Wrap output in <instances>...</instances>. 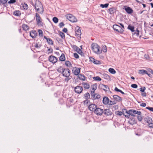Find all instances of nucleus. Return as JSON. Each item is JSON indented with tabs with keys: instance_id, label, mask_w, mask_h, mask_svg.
<instances>
[{
	"instance_id": "nucleus-1",
	"label": "nucleus",
	"mask_w": 153,
	"mask_h": 153,
	"mask_svg": "<svg viewBox=\"0 0 153 153\" xmlns=\"http://www.w3.org/2000/svg\"><path fill=\"white\" fill-rule=\"evenodd\" d=\"M35 7L36 10L39 13L42 14L43 13L44 11L43 7L41 3L39 1L36 0Z\"/></svg>"
},
{
	"instance_id": "nucleus-2",
	"label": "nucleus",
	"mask_w": 153,
	"mask_h": 153,
	"mask_svg": "<svg viewBox=\"0 0 153 153\" xmlns=\"http://www.w3.org/2000/svg\"><path fill=\"white\" fill-rule=\"evenodd\" d=\"M91 49L94 52L98 54H100L102 53L100 50V47L96 43H93L91 45Z\"/></svg>"
},
{
	"instance_id": "nucleus-3",
	"label": "nucleus",
	"mask_w": 153,
	"mask_h": 153,
	"mask_svg": "<svg viewBox=\"0 0 153 153\" xmlns=\"http://www.w3.org/2000/svg\"><path fill=\"white\" fill-rule=\"evenodd\" d=\"M66 18L72 22H76L77 19L74 16L71 14H68L66 15Z\"/></svg>"
},
{
	"instance_id": "nucleus-4",
	"label": "nucleus",
	"mask_w": 153,
	"mask_h": 153,
	"mask_svg": "<svg viewBox=\"0 0 153 153\" xmlns=\"http://www.w3.org/2000/svg\"><path fill=\"white\" fill-rule=\"evenodd\" d=\"M113 28L114 30L120 33H122L124 31L123 28L117 25H113Z\"/></svg>"
},
{
	"instance_id": "nucleus-5",
	"label": "nucleus",
	"mask_w": 153,
	"mask_h": 153,
	"mask_svg": "<svg viewBox=\"0 0 153 153\" xmlns=\"http://www.w3.org/2000/svg\"><path fill=\"white\" fill-rule=\"evenodd\" d=\"M129 115H130L132 116H135V114H137L138 115H140L141 112L140 111H137L135 110L131 109L129 110Z\"/></svg>"
},
{
	"instance_id": "nucleus-6",
	"label": "nucleus",
	"mask_w": 153,
	"mask_h": 153,
	"mask_svg": "<svg viewBox=\"0 0 153 153\" xmlns=\"http://www.w3.org/2000/svg\"><path fill=\"white\" fill-rule=\"evenodd\" d=\"M62 75L65 77H68L70 76V70L68 68H64L62 73Z\"/></svg>"
},
{
	"instance_id": "nucleus-7",
	"label": "nucleus",
	"mask_w": 153,
	"mask_h": 153,
	"mask_svg": "<svg viewBox=\"0 0 153 153\" xmlns=\"http://www.w3.org/2000/svg\"><path fill=\"white\" fill-rule=\"evenodd\" d=\"M35 17L37 24L39 25H41L42 24V22L41 20V18L39 15L38 13H36Z\"/></svg>"
},
{
	"instance_id": "nucleus-8",
	"label": "nucleus",
	"mask_w": 153,
	"mask_h": 153,
	"mask_svg": "<svg viewBox=\"0 0 153 153\" xmlns=\"http://www.w3.org/2000/svg\"><path fill=\"white\" fill-rule=\"evenodd\" d=\"M48 60L50 62L54 64L57 62V59L55 56L51 55L49 57Z\"/></svg>"
},
{
	"instance_id": "nucleus-9",
	"label": "nucleus",
	"mask_w": 153,
	"mask_h": 153,
	"mask_svg": "<svg viewBox=\"0 0 153 153\" xmlns=\"http://www.w3.org/2000/svg\"><path fill=\"white\" fill-rule=\"evenodd\" d=\"M103 112L104 111L103 109L97 108L94 113L98 115H101L103 113Z\"/></svg>"
},
{
	"instance_id": "nucleus-10",
	"label": "nucleus",
	"mask_w": 153,
	"mask_h": 153,
	"mask_svg": "<svg viewBox=\"0 0 153 153\" xmlns=\"http://www.w3.org/2000/svg\"><path fill=\"white\" fill-rule=\"evenodd\" d=\"M75 33L76 36L79 37L81 35V32L79 27L77 26L75 28Z\"/></svg>"
},
{
	"instance_id": "nucleus-11",
	"label": "nucleus",
	"mask_w": 153,
	"mask_h": 153,
	"mask_svg": "<svg viewBox=\"0 0 153 153\" xmlns=\"http://www.w3.org/2000/svg\"><path fill=\"white\" fill-rule=\"evenodd\" d=\"M72 48L75 51H76L79 54L82 55V50L77 46H76L75 45H74L72 46Z\"/></svg>"
},
{
	"instance_id": "nucleus-12",
	"label": "nucleus",
	"mask_w": 153,
	"mask_h": 153,
	"mask_svg": "<svg viewBox=\"0 0 153 153\" xmlns=\"http://www.w3.org/2000/svg\"><path fill=\"white\" fill-rule=\"evenodd\" d=\"M91 95L92 96V98L93 100H94L96 99H99L100 97V96L97 94H93L92 91H91Z\"/></svg>"
},
{
	"instance_id": "nucleus-13",
	"label": "nucleus",
	"mask_w": 153,
	"mask_h": 153,
	"mask_svg": "<svg viewBox=\"0 0 153 153\" xmlns=\"http://www.w3.org/2000/svg\"><path fill=\"white\" fill-rule=\"evenodd\" d=\"M90 96L89 93L88 92L84 94V98L86 100L84 101V102L85 103H86L87 104L88 103L89 101L88 100L89 99Z\"/></svg>"
},
{
	"instance_id": "nucleus-14",
	"label": "nucleus",
	"mask_w": 153,
	"mask_h": 153,
	"mask_svg": "<svg viewBox=\"0 0 153 153\" xmlns=\"http://www.w3.org/2000/svg\"><path fill=\"white\" fill-rule=\"evenodd\" d=\"M83 90L81 86H77L75 88V91L76 93L78 94H80L82 91Z\"/></svg>"
},
{
	"instance_id": "nucleus-15",
	"label": "nucleus",
	"mask_w": 153,
	"mask_h": 153,
	"mask_svg": "<svg viewBox=\"0 0 153 153\" xmlns=\"http://www.w3.org/2000/svg\"><path fill=\"white\" fill-rule=\"evenodd\" d=\"M97 108V106L94 104H91L88 106V109L90 111H94V112Z\"/></svg>"
},
{
	"instance_id": "nucleus-16",
	"label": "nucleus",
	"mask_w": 153,
	"mask_h": 153,
	"mask_svg": "<svg viewBox=\"0 0 153 153\" xmlns=\"http://www.w3.org/2000/svg\"><path fill=\"white\" fill-rule=\"evenodd\" d=\"M103 111V113L106 115L110 116L112 114V112L109 109H105Z\"/></svg>"
},
{
	"instance_id": "nucleus-17",
	"label": "nucleus",
	"mask_w": 153,
	"mask_h": 153,
	"mask_svg": "<svg viewBox=\"0 0 153 153\" xmlns=\"http://www.w3.org/2000/svg\"><path fill=\"white\" fill-rule=\"evenodd\" d=\"M125 10L128 14H131L133 12V10L130 7L127 6H124Z\"/></svg>"
},
{
	"instance_id": "nucleus-18",
	"label": "nucleus",
	"mask_w": 153,
	"mask_h": 153,
	"mask_svg": "<svg viewBox=\"0 0 153 153\" xmlns=\"http://www.w3.org/2000/svg\"><path fill=\"white\" fill-rule=\"evenodd\" d=\"M37 34V33L35 30H32L30 32V36L33 39L36 37Z\"/></svg>"
},
{
	"instance_id": "nucleus-19",
	"label": "nucleus",
	"mask_w": 153,
	"mask_h": 153,
	"mask_svg": "<svg viewBox=\"0 0 153 153\" xmlns=\"http://www.w3.org/2000/svg\"><path fill=\"white\" fill-rule=\"evenodd\" d=\"M114 100L116 102H120L122 100V98L120 97L117 95H114L113 96Z\"/></svg>"
},
{
	"instance_id": "nucleus-20",
	"label": "nucleus",
	"mask_w": 153,
	"mask_h": 153,
	"mask_svg": "<svg viewBox=\"0 0 153 153\" xmlns=\"http://www.w3.org/2000/svg\"><path fill=\"white\" fill-rule=\"evenodd\" d=\"M115 12L116 9L113 7L109 8L108 10V12L111 15L114 14Z\"/></svg>"
},
{
	"instance_id": "nucleus-21",
	"label": "nucleus",
	"mask_w": 153,
	"mask_h": 153,
	"mask_svg": "<svg viewBox=\"0 0 153 153\" xmlns=\"http://www.w3.org/2000/svg\"><path fill=\"white\" fill-rule=\"evenodd\" d=\"M101 86L102 88L105 91H108L109 90V88L106 85L102 84L101 85Z\"/></svg>"
},
{
	"instance_id": "nucleus-22",
	"label": "nucleus",
	"mask_w": 153,
	"mask_h": 153,
	"mask_svg": "<svg viewBox=\"0 0 153 153\" xmlns=\"http://www.w3.org/2000/svg\"><path fill=\"white\" fill-rule=\"evenodd\" d=\"M102 102L103 103L105 104H107L109 103V99L106 97H104Z\"/></svg>"
},
{
	"instance_id": "nucleus-23",
	"label": "nucleus",
	"mask_w": 153,
	"mask_h": 153,
	"mask_svg": "<svg viewBox=\"0 0 153 153\" xmlns=\"http://www.w3.org/2000/svg\"><path fill=\"white\" fill-rule=\"evenodd\" d=\"M89 59L90 61H91V62H92L94 63V64H99V61L95 59L94 58H93V57H90Z\"/></svg>"
},
{
	"instance_id": "nucleus-24",
	"label": "nucleus",
	"mask_w": 153,
	"mask_h": 153,
	"mask_svg": "<svg viewBox=\"0 0 153 153\" xmlns=\"http://www.w3.org/2000/svg\"><path fill=\"white\" fill-rule=\"evenodd\" d=\"M80 68H78L76 69L74 72V74L76 75H78L80 72Z\"/></svg>"
},
{
	"instance_id": "nucleus-25",
	"label": "nucleus",
	"mask_w": 153,
	"mask_h": 153,
	"mask_svg": "<svg viewBox=\"0 0 153 153\" xmlns=\"http://www.w3.org/2000/svg\"><path fill=\"white\" fill-rule=\"evenodd\" d=\"M44 37L45 39H46L47 42L49 44L51 45H53V42L51 39L48 38L45 36H44Z\"/></svg>"
},
{
	"instance_id": "nucleus-26",
	"label": "nucleus",
	"mask_w": 153,
	"mask_h": 153,
	"mask_svg": "<svg viewBox=\"0 0 153 153\" xmlns=\"http://www.w3.org/2000/svg\"><path fill=\"white\" fill-rule=\"evenodd\" d=\"M78 77L80 79L83 81H85V77L83 74H79L78 75Z\"/></svg>"
},
{
	"instance_id": "nucleus-27",
	"label": "nucleus",
	"mask_w": 153,
	"mask_h": 153,
	"mask_svg": "<svg viewBox=\"0 0 153 153\" xmlns=\"http://www.w3.org/2000/svg\"><path fill=\"white\" fill-rule=\"evenodd\" d=\"M84 88L85 89H88L90 88V85L89 84L86 82H83L82 83Z\"/></svg>"
},
{
	"instance_id": "nucleus-28",
	"label": "nucleus",
	"mask_w": 153,
	"mask_h": 153,
	"mask_svg": "<svg viewBox=\"0 0 153 153\" xmlns=\"http://www.w3.org/2000/svg\"><path fill=\"white\" fill-rule=\"evenodd\" d=\"M131 125H133L136 123L135 119L134 118H132L131 119L130 121L128 122Z\"/></svg>"
},
{
	"instance_id": "nucleus-29",
	"label": "nucleus",
	"mask_w": 153,
	"mask_h": 153,
	"mask_svg": "<svg viewBox=\"0 0 153 153\" xmlns=\"http://www.w3.org/2000/svg\"><path fill=\"white\" fill-rule=\"evenodd\" d=\"M13 15L16 16H19L21 15V13L19 10H16L14 12Z\"/></svg>"
},
{
	"instance_id": "nucleus-30",
	"label": "nucleus",
	"mask_w": 153,
	"mask_h": 153,
	"mask_svg": "<svg viewBox=\"0 0 153 153\" xmlns=\"http://www.w3.org/2000/svg\"><path fill=\"white\" fill-rule=\"evenodd\" d=\"M65 58L64 54L63 53H62L59 57V60L62 61H65Z\"/></svg>"
},
{
	"instance_id": "nucleus-31",
	"label": "nucleus",
	"mask_w": 153,
	"mask_h": 153,
	"mask_svg": "<svg viewBox=\"0 0 153 153\" xmlns=\"http://www.w3.org/2000/svg\"><path fill=\"white\" fill-rule=\"evenodd\" d=\"M139 74H147V71L145 70H141L139 71Z\"/></svg>"
},
{
	"instance_id": "nucleus-32",
	"label": "nucleus",
	"mask_w": 153,
	"mask_h": 153,
	"mask_svg": "<svg viewBox=\"0 0 153 153\" xmlns=\"http://www.w3.org/2000/svg\"><path fill=\"white\" fill-rule=\"evenodd\" d=\"M146 122L148 124L152 122V119L150 117H149L146 118Z\"/></svg>"
},
{
	"instance_id": "nucleus-33",
	"label": "nucleus",
	"mask_w": 153,
	"mask_h": 153,
	"mask_svg": "<svg viewBox=\"0 0 153 153\" xmlns=\"http://www.w3.org/2000/svg\"><path fill=\"white\" fill-rule=\"evenodd\" d=\"M92 88L93 91H92V93L94 94V91L97 89V85L96 84H94L92 86Z\"/></svg>"
},
{
	"instance_id": "nucleus-34",
	"label": "nucleus",
	"mask_w": 153,
	"mask_h": 153,
	"mask_svg": "<svg viewBox=\"0 0 153 153\" xmlns=\"http://www.w3.org/2000/svg\"><path fill=\"white\" fill-rule=\"evenodd\" d=\"M104 78L108 80H110L111 78L110 76L107 74H105L104 75Z\"/></svg>"
},
{
	"instance_id": "nucleus-35",
	"label": "nucleus",
	"mask_w": 153,
	"mask_h": 153,
	"mask_svg": "<svg viewBox=\"0 0 153 153\" xmlns=\"http://www.w3.org/2000/svg\"><path fill=\"white\" fill-rule=\"evenodd\" d=\"M23 29L25 30H27L29 29L28 26L26 24H24L22 25Z\"/></svg>"
},
{
	"instance_id": "nucleus-36",
	"label": "nucleus",
	"mask_w": 153,
	"mask_h": 153,
	"mask_svg": "<svg viewBox=\"0 0 153 153\" xmlns=\"http://www.w3.org/2000/svg\"><path fill=\"white\" fill-rule=\"evenodd\" d=\"M109 71L111 74H114L116 73V71L113 68H110L109 69Z\"/></svg>"
},
{
	"instance_id": "nucleus-37",
	"label": "nucleus",
	"mask_w": 153,
	"mask_h": 153,
	"mask_svg": "<svg viewBox=\"0 0 153 153\" xmlns=\"http://www.w3.org/2000/svg\"><path fill=\"white\" fill-rule=\"evenodd\" d=\"M64 69V68H63L62 66H60L57 68V71L59 73H61L62 74V71Z\"/></svg>"
},
{
	"instance_id": "nucleus-38",
	"label": "nucleus",
	"mask_w": 153,
	"mask_h": 153,
	"mask_svg": "<svg viewBox=\"0 0 153 153\" xmlns=\"http://www.w3.org/2000/svg\"><path fill=\"white\" fill-rule=\"evenodd\" d=\"M93 79L97 81H100L101 80V78L99 76L94 77H93Z\"/></svg>"
},
{
	"instance_id": "nucleus-39",
	"label": "nucleus",
	"mask_w": 153,
	"mask_h": 153,
	"mask_svg": "<svg viewBox=\"0 0 153 153\" xmlns=\"http://www.w3.org/2000/svg\"><path fill=\"white\" fill-rule=\"evenodd\" d=\"M128 28L131 30L132 32L134 31V26L129 25L128 27Z\"/></svg>"
},
{
	"instance_id": "nucleus-40",
	"label": "nucleus",
	"mask_w": 153,
	"mask_h": 153,
	"mask_svg": "<svg viewBox=\"0 0 153 153\" xmlns=\"http://www.w3.org/2000/svg\"><path fill=\"white\" fill-rule=\"evenodd\" d=\"M117 103L116 100H111L109 103V105H114L116 104Z\"/></svg>"
},
{
	"instance_id": "nucleus-41",
	"label": "nucleus",
	"mask_w": 153,
	"mask_h": 153,
	"mask_svg": "<svg viewBox=\"0 0 153 153\" xmlns=\"http://www.w3.org/2000/svg\"><path fill=\"white\" fill-rule=\"evenodd\" d=\"M8 0H0V4L4 5L6 3Z\"/></svg>"
},
{
	"instance_id": "nucleus-42",
	"label": "nucleus",
	"mask_w": 153,
	"mask_h": 153,
	"mask_svg": "<svg viewBox=\"0 0 153 153\" xmlns=\"http://www.w3.org/2000/svg\"><path fill=\"white\" fill-rule=\"evenodd\" d=\"M53 21L54 23H56L58 22V19L57 18L54 17L53 18Z\"/></svg>"
},
{
	"instance_id": "nucleus-43",
	"label": "nucleus",
	"mask_w": 153,
	"mask_h": 153,
	"mask_svg": "<svg viewBox=\"0 0 153 153\" xmlns=\"http://www.w3.org/2000/svg\"><path fill=\"white\" fill-rule=\"evenodd\" d=\"M115 114L117 115L121 116L123 115V113L122 111H117L116 112Z\"/></svg>"
},
{
	"instance_id": "nucleus-44",
	"label": "nucleus",
	"mask_w": 153,
	"mask_h": 153,
	"mask_svg": "<svg viewBox=\"0 0 153 153\" xmlns=\"http://www.w3.org/2000/svg\"><path fill=\"white\" fill-rule=\"evenodd\" d=\"M102 51H103L105 53L107 51V48L106 46L105 45H104L102 46Z\"/></svg>"
},
{
	"instance_id": "nucleus-45",
	"label": "nucleus",
	"mask_w": 153,
	"mask_h": 153,
	"mask_svg": "<svg viewBox=\"0 0 153 153\" xmlns=\"http://www.w3.org/2000/svg\"><path fill=\"white\" fill-rule=\"evenodd\" d=\"M109 5V4L108 3H106L105 4H101L100 5V6L102 7V8H106Z\"/></svg>"
},
{
	"instance_id": "nucleus-46",
	"label": "nucleus",
	"mask_w": 153,
	"mask_h": 153,
	"mask_svg": "<svg viewBox=\"0 0 153 153\" xmlns=\"http://www.w3.org/2000/svg\"><path fill=\"white\" fill-rule=\"evenodd\" d=\"M65 65L67 66H70L71 65V62L69 61H66L65 62Z\"/></svg>"
},
{
	"instance_id": "nucleus-47",
	"label": "nucleus",
	"mask_w": 153,
	"mask_h": 153,
	"mask_svg": "<svg viewBox=\"0 0 153 153\" xmlns=\"http://www.w3.org/2000/svg\"><path fill=\"white\" fill-rule=\"evenodd\" d=\"M22 7L25 10H27L28 8V6L26 4L24 3L23 4Z\"/></svg>"
},
{
	"instance_id": "nucleus-48",
	"label": "nucleus",
	"mask_w": 153,
	"mask_h": 153,
	"mask_svg": "<svg viewBox=\"0 0 153 153\" xmlns=\"http://www.w3.org/2000/svg\"><path fill=\"white\" fill-rule=\"evenodd\" d=\"M59 34L62 39L65 38V35L64 33H63L62 32H60Z\"/></svg>"
},
{
	"instance_id": "nucleus-49",
	"label": "nucleus",
	"mask_w": 153,
	"mask_h": 153,
	"mask_svg": "<svg viewBox=\"0 0 153 153\" xmlns=\"http://www.w3.org/2000/svg\"><path fill=\"white\" fill-rule=\"evenodd\" d=\"M39 35L40 36H43V32L42 30H38Z\"/></svg>"
},
{
	"instance_id": "nucleus-50",
	"label": "nucleus",
	"mask_w": 153,
	"mask_h": 153,
	"mask_svg": "<svg viewBox=\"0 0 153 153\" xmlns=\"http://www.w3.org/2000/svg\"><path fill=\"white\" fill-rule=\"evenodd\" d=\"M145 58L147 60H149L150 59V57L148 54H145L144 55Z\"/></svg>"
},
{
	"instance_id": "nucleus-51",
	"label": "nucleus",
	"mask_w": 153,
	"mask_h": 153,
	"mask_svg": "<svg viewBox=\"0 0 153 153\" xmlns=\"http://www.w3.org/2000/svg\"><path fill=\"white\" fill-rule=\"evenodd\" d=\"M16 2V0H10L8 2V3L9 4H13Z\"/></svg>"
},
{
	"instance_id": "nucleus-52",
	"label": "nucleus",
	"mask_w": 153,
	"mask_h": 153,
	"mask_svg": "<svg viewBox=\"0 0 153 153\" xmlns=\"http://www.w3.org/2000/svg\"><path fill=\"white\" fill-rule=\"evenodd\" d=\"M131 86V87L134 88H136L137 87V85L135 84H132Z\"/></svg>"
},
{
	"instance_id": "nucleus-53",
	"label": "nucleus",
	"mask_w": 153,
	"mask_h": 153,
	"mask_svg": "<svg viewBox=\"0 0 153 153\" xmlns=\"http://www.w3.org/2000/svg\"><path fill=\"white\" fill-rule=\"evenodd\" d=\"M148 126L150 128H153V123L152 122L148 124Z\"/></svg>"
},
{
	"instance_id": "nucleus-54",
	"label": "nucleus",
	"mask_w": 153,
	"mask_h": 153,
	"mask_svg": "<svg viewBox=\"0 0 153 153\" xmlns=\"http://www.w3.org/2000/svg\"><path fill=\"white\" fill-rule=\"evenodd\" d=\"M139 34V31L138 29H137L136 31L134 33V35L136 34L137 36H138Z\"/></svg>"
},
{
	"instance_id": "nucleus-55",
	"label": "nucleus",
	"mask_w": 153,
	"mask_h": 153,
	"mask_svg": "<svg viewBox=\"0 0 153 153\" xmlns=\"http://www.w3.org/2000/svg\"><path fill=\"white\" fill-rule=\"evenodd\" d=\"M146 88L145 87H143V88H141L140 89V90L142 92H143L146 90Z\"/></svg>"
},
{
	"instance_id": "nucleus-56",
	"label": "nucleus",
	"mask_w": 153,
	"mask_h": 153,
	"mask_svg": "<svg viewBox=\"0 0 153 153\" xmlns=\"http://www.w3.org/2000/svg\"><path fill=\"white\" fill-rule=\"evenodd\" d=\"M146 108L149 110L153 112V107H146Z\"/></svg>"
},
{
	"instance_id": "nucleus-57",
	"label": "nucleus",
	"mask_w": 153,
	"mask_h": 153,
	"mask_svg": "<svg viewBox=\"0 0 153 153\" xmlns=\"http://www.w3.org/2000/svg\"><path fill=\"white\" fill-rule=\"evenodd\" d=\"M137 118L138 120L140 121H142V117H141L140 116H137Z\"/></svg>"
},
{
	"instance_id": "nucleus-58",
	"label": "nucleus",
	"mask_w": 153,
	"mask_h": 153,
	"mask_svg": "<svg viewBox=\"0 0 153 153\" xmlns=\"http://www.w3.org/2000/svg\"><path fill=\"white\" fill-rule=\"evenodd\" d=\"M74 57L76 59H78L79 58V56L76 53H74Z\"/></svg>"
},
{
	"instance_id": "nucleus-59",
	"label": "nucleus",
	"mask_w": 153,
	"mask_h": 153,
	"mask_svg": "<svg viewBox=\"0 0 153 153\" xmlns=\"http://www.w3.org/2000/svg\"><path fill=\"white\" fill-rule=\"evenodd\" d=\"M65 25L63 22H60L59 24V26L60 27H61L64 26Z\"/></svg>"
},
{
	"instance_id": "nucleus-60",
	"label": "nucleus",
	"mask_w": 153,
	"mask_h": 153,
	"mask_svg": "<svg viewBox=\"0 0 153 153\" xmlns=\"http://www.w3.org/2000/svg\"><path fill=\"white\" fill-rule=\"evenodd\" d=\"M141 95L143 97H146V92H145L144 91L143 92H142Z\"/></svg>"
},
{
	"instance_id": "nucleus-61",
	"label": "nucleus",
	"mask_w": 153,
	"mask_h": 153,
	"mask_svg": "<svg viewBox=\"0 0 153 153\" xmlns=\"http://www.w3.org/2000/svg\"><path fill=\"white\" fill-rule=\"evenodd\" d=\"M66 77V78L65 79V81H66L67 82H68L71 79V77H70L69 76Z\"/></svg>"
},
{
	"instance_id": "nucleus-62",
	"label": "nucleus",
	"mask_w": 153,
	"mask_h": 153,
	"mask_svg": "<svg viewBox=\"0 0 153 153\" xmlns=\"http://www.w3.org/2000/svg\"><path fill=\"white\" fill-rule=\"evenodd\" d=\"M114 90L115 91H117V92H120V91L121 90H120V89H118V88L117 87H116L115 88V89H114Z\"/></svg>"
},
{
	"instance_id": "nucleus-63",
	"label": "nucleus",
	"mask_w": 153,
	"mask_h": 153,
	"mask_svg": "<svg viewBox=\"0 0 153 153\" xmlns=\"http://www.w3.org/2000/svg\"><path fill=\"white\" fill-rule=\"evenodd\" d=\"M35 47L36 48H40L41 46L40 45H38L37 44H36L34 45Z\"/></svg>"
},
{
	"instance_id": "nucleus-64",
	"label": "nucleus",
	"mask_w": 153,
	"mask_h": 153,
	"mask_svg": "<svg viewBox=\"0 0 153 153\" xmlns=\"http://www.w3.org/2000/svg\"><path fill=\"white\" fill-rule=\"evenodd\" d=\"M140 105L141 106L145 107L146 106V104L145 103H143L140 104Z\"/></svg>"
}]
</instances>
